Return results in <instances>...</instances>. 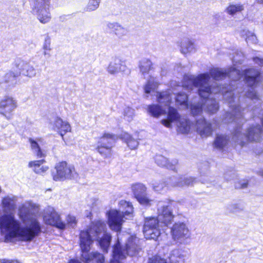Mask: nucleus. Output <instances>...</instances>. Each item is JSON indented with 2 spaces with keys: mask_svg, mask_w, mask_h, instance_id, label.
I'll use <instances>...</instances> for the list:
<instances>
[{
  "mask_svg": "<svg viewBox=\"0 0 263 263\" xmlns=\"http://www.w3.org/2000/svg\"><path fill=\"white\" fill-rule=\"evenodd\" d=\"M17 106V101L14 97L5 96L0 100V114L6 119L11 120Z\"/></svg>",
  "mask_w": 263,
  "mask_h": 263,
  "instance_id": "11",
  "label": "nucleus"
},
{
  "mask_svg": "<svg viewBox=\"0 0 263 263\" xmlns=\"http://www.w3.org/2000/svg\"><path fill=\"white\" fill-rule=\"evenodd\" d=\"M106 230V226L104 221L98 220L92 222L86 230L81 232L80 246L83 261L86 263H104V257L102 254L96 252L88 253L95 240L98 241L103 251H107L110 245L111 236Z\"/></svg>",
  "mask_w": 263,
  "mask_h": 263,
  "instance_id": "3",
  "label": "nucleus"
},
{
  "mask_svg": "<svg viewBox=\"0 0 263 263\" xmlns=\"http://www.w3.org/2000/svg\"><path fill=\"white\" fill-rule=\"evenodd\" d=\"M43 54L44 55H50L51 50V40L48 36H46L45 38L43 45Z\"/></svg>",
  "mask_w": 263,
  "mask_h": 263,
  "instance_id": "37",
  "label": "nucleus"
},
{
  "mask_svg": "<svg viewBox=\"0 0 263 263\" xmlns=\"http://www.w3.org/2000/svg\"><path fill=\"white\" fill-rule=\"evenodd\" d=\"M158 85L159 83L156 79L154 77H151L144 86L145 92L147 94L155 92V90Z\"/></svg>",
  "mask_w": 263,
  "mask_h": 263,
  "instance_id": "26",
  "label": "nucleus"
},
{
  "mask_svg": "<svg viewBox=\"0 0 263 263\" xmlns=\"http://www.w3.org/2000/svg\"><path fill=\"white\" fill-rule=\"evenodd\" d=\"M177 45L180 47V52L185 54L195 51V46L193 41L184 39L177 42Z\"/></svg>",
  "mask_w": 263,
  "mask_h": 263,
  "instance_id": "20",
  "label": "nucleus"
},
{
  "mask_svg": "<svg viewBox=\"0 0 263 263\" xmlns=\"http://www.w3.org/2000/svg\"><path fill=\"white\" fill-rule=\"evenodd\" d=\"M125 69V66L123 62L118 58L112 59L109 63L107 71L111 74L123 71Z\"/></svg>",
  "mask_w": 263,
  "mask_h": 263,
  "instance_id": "19",
  "label": "nucleus"
},
{
  "mask_svg": "<svg viewBox=\"0 0 263 263\" xmlns=\"http://www.w3.org/2000/svg\"><path fill=\"white\" fill-rule=\"evenodd\" d=\"M247 97L251 98L252 99H255L256 98V93L254 90H252V91L248 93Z\"/></svg>",
  "mask_w": 263,
  "mask_h": 263,
  "instance_id": "46",
  "label": "nucleus"
},
{
  "mask_svg": "<svg viewBox=\"0 0 263 263\" xmlns=\"http://www.w3.org/2000/svg\"><path fill=\"white\" fill-rule=\"evenodd\" d=\"M17 200V197L13 195H7L2 198L1 205L5 214L0 216V230L7 241H31L41 231L40 223L36 218L40 206L32 201H26L19 206L17 215L24 224L21 226V222L16 219L13 213Z\"/></svg>",
  "mask_w": 263,
  "mask_h": 263,
  "instance_id": "1",
  "label": "nucleus"
},
{
  "mask_svg": "<svg viewBox=\"0 0 263 263\" xmlns=\"http://www.w3.org/2000/svg\"><path fill=\"white\" fill-rule=\"evenodd\" d=\"M194 127L201 136L203 137L210 136L212 132L211 124L207 123L202 117H200L197 120Z\"/></svg>",
  "mask_w": 263,
  "mask_h": 263,
  "instance_id": "15",
  "label": "nucleus"
},
{
  "mask_svg": "<svg viewBox=\"0 0 263 263\" xmlns=\"http://www.w3.org/2000/svg\"><path fill=\"white\" fill-rule=\"evenodd\" d=\"M135 110L129 107H125L123 112V119L128 122H131L135 117Z\"/></svg>",
  "mask_w": 263,
  "mask_h": 263,
  "instance_id": "35",
  "label": "nucleus"
},
{
  "mask_svg": "<svg viewBox=\"0 0 263 263\" xmlns=\"http://www.w3.org/2000/svg\"><path fill=\"white\" fill-rule=\"evenodd\" d=\"M195 180L191 177H178L173 176L169 179V185L170 186L182 187L186 185L193 184Z\"/></svg>",
  "mask_w": 263,
  "mask_h": 263,
  "instance_id": "16",
  "label": "nucleus"
},
{
  "mask_svg": "<svg viewBox=\"0 0 263 263\" xmlns=\"http://www.w3.org/2000/svg\"><path fill=\"white\" fill-rule=\"evenodd\" d=\"M260 133V128L257 126L249 129L246 137L250 141H257L259 140Z\"/></svg>",
  "mask_w": 263,
  "mask_h": 263,
  "instance_id": "27",
  "label": "nucleus"
},
{
  "mask_svg": "<svg viewBox=\"0 0 263 263\" xmlns=\"http://www.w3.org/2000/svg\"><path fill=\"white\" fill-rule=\"evenodd\" d=\"M45 161L44 159L30 161L28 166L36 174H42L49 170V166L44 165Z\"/></svg>",
  "mask_w": 263,
  "mask_h": 263,
  "instance_id": "21",
  "label": "nucleus"
},
{
  "mask_svg": "<svg viewBox=\"0 0 263 263\" xmlns=\"http://www.w3.org/2000/svg\"><path fill=\"white\" fill-rule=\"evenodd\" d=\"M119 210L110 209L106 213L109 228L117 232L121 230L125 216L129 218L133 216V208L131 203L122 200L119 202Z\"/></svg>",
  "mask_w": 263,
  "mask_h": 263,
  "instance_id": "7",
  "label": "nucleus"
},
{
  "mask_svg": "<svg viewBox=\"0 0 263 263\" xmlns=\"http://www.w3.org/2000/svg\"><path fill=\"white\" fill-rule=\"evenodd\" d=\"M227 141L228 140L226 136L223 135H217L214 144L217 147L222 148L227 143Z\"/></svg>",
  "mask_w": 263,
  "mask_h": 263,
  "instance_id": "38",
  "label": "nucleus"
},
{
  "mask_svg": "<svg viewBox=\"0 0 263 263\" xmlns=\"http://www.w3.org/2000/svg\"><path fill=\"white\" fill-rule=\"evenodd\" d=\"M156 163L159 166H165L170 170H174L175 165L177 163L176 160L170 162L168 159L162 155H157L155 158Z\"/></svg>",
  "mask_w": 263,
  "mask_h": 263,
  "instance_id": "23",
  "label": "nucleus"
},
{
  "mask_svg": "<svg viewBox=\"0 0 263 263\" xmlns=\"http://www.w3.org/2000/svg\"><path fill=\"white\" fill-rule=\"evenodd\" d=\"M66 221L67 224L71 227H74L77 223L76 217L70 215H68L66 217Z\"/></svg>",
  "mask_w": 263,
  "mask_h": 263,
  "instance_id": "43",
  "label": "nucleus"
},
{
  "mask_svg": "<svg viewBox=\"0 0 263 263\" xmlns=\"http://www.w3.org/2000/svg\"><path fill=\"white\" fill-rule=\"evenodd\" d=\"M101 1L100 0H89L86 7L87 11H92L97 10L100 5Z\"/></svg>",
  "mask_w": 263,
  "mask_h": 263,
  "instance_id": "39",
  "label": "nucleus"
},
{
  "mask_svg": "<svg viewBox=\"0 0 263 263\" xmlns=\"http://www.w3.org/2000/svg\"><path fill=\"white\" fill-rule=\"evenodd\" d=\"M148 263H167L166 260L159 256H155L149 259Z\"/></svg>",
  "mask_w": 263,
  "mask_h": 263,
  "instance_id": "42",
  "label": "nucleus"
},
{
  "mask_svg": "<svg viewBox=\"0 0 263 263\" xmlns=\"http://www.w3.org/2000/svg\"><path fill=\"white\" fill-rule=\"evenodd\" d=\"M173 238L179 242L182 243L190 236V230L184 222L175 223L171 229Z\"/></svg>",
  "mask_w": 263,
  "mask_h": 263,
  "instance_id": "13",
  "label": "nucleus"
},
{
  "mask_svg": "<svg viewBox=\"0 0 263 263\" xmlns=\"http://www.w3.org/2000/svg\"><path fill=\"white\" fill-rule=\"evenodd\" d=\"M168 203L160 201L158 203L157 218L147 217L145 219L143 227V233L147 239H156L160 235L159 222L165 225L170 224L173 219L172 212L168 209Z\"/></svg>",
  "mask_w": 263,
  "mask_h": 263,
  "instance_id": "5",
  "label": "nucleus"
},
{
  "mask_svg": "<svg viewBox=\"0 0 263 263\" xmlns=\"http://www.w3.org/2000/svg\"><path fill=\"white\" fill-rule=\"evenodd\" d=\"M105 138L99 139L96 150L101 156L107 158L110 157L112 154V147L110 146V142L105 143Z\"/></svg>",
  "mask_w": 263,
  "mask_h": 263,
  "instance_id": "17",
  "label": "nucleus"
},
{
  "mask_svg": "<svg viewBox=\"0 0 263 263\" xmlns=\"http://www.w3.org/2000/svg\"><path fill=\"white\" fill-rule=\"evenodd\" d=\"M18 69L20 74L30 79L35 77L37 73L35 68L28 63L21 62L18 65Z\"/></svg>",
  "mask_w": 263,
  "mask_h": 263,
  "instance_id": "18",
  "label": "nucleus"
},
{
  "mask_svg": "<svg viewBox=\"0 0 263 263\" xmlns=\"http://www.w3.org/2000/svg\"><path fill=\"white\" fill-rule=\"evenodd\" d=\"M211 77L215 80L222 79L226 77V75L230 78L236 80L243 77L249 85L253 86L256 82V79L259 75V72L254 69L246 70L243 74H241L240 70L235 68L231 69L228 72H224L218 68H214L210 72Z\"/></svg>",
  "mask_w": 263,
  "mask_h": 263,
  "instance_id": "8",
  "label": "nucleus"
},
{
  "mask_svg": "<svg viewBox=\"0 0 263 263\" xmlns=\"http://www.w3.org/2000/svg\"><path fill=\"white\" fill-rule=\"evenodd\" d=\"M50 125L52 130L57 132L62 137L71 130L69 123L59 117H55L53 120L50 122Z\"/></svg>",
  "mask_w": 263,
  "mask_h": 263,
  "instance_id": "14",
  "label": "nucleus"
},
{
  "mask_svg": "<svg viewBox=\"0 0 263 263\" xmlns=\"http://www.w3.org/2000/svg\"><path fill=\"white\" fill-rule=\"evenodd\" d=\"M136 198L140 204L144 205H151L152 202H153V200L149 199L145 195V193L141 194V195H140V196L138 195V196L137 197H136Z\"/></svg>",
  "mask_w": 263,
  "mask_h": 263,
  "instance_id": "40",
  "label": "nucleus"
},
{
  "mask_svg": "<svg viewBox=\"0 0 263 263\" xmlns=\"http://www.w3.org/2000/svg\"><path fill=\"white\" fill-rule=\"evenodd\" d=\"M132 190L136 198L138 195L140 196L141 194H144L146 190V188L143 184L137 183L132 186Z\"/></svg>",
  "mask_w": 263,
  "mask_h": 263,
  "instance_id": "36",
  "label": "nucleus"
},
{
  "mask_svg": "<svg viewBox=\"0 0 263 263\" xmlns=\"http://www.w3.org/2000/svg\"><path fill=\"white\" fill-rule=\"evenodd\" d=\"M29 142L31 145V147L34 153L36 154V156L38 157L41 158L44 157L46 156V154L45 152H43L40 147L39 146L37 142L33 140L32 139H29Z\"/></svg>",
  "mask_w": 263,
  "mask_h": 263,
  "instance_id": "31",
  "label": "nucleus"
},
{
  "mask_svg": "<svg viewBox=\"0 0 263 263\" xmlns=\"http://www.w3.org/2000/svg\"><path fill=\"white\" fill-rule=\"evenodd\" d=\"M138 238L127 233L118 234V243L113 248L112 258L110 263H122L127 255H135L138 251Z\"/></svg>",
  "mask_w": 263,
  "mask_h": 263,
  "instance_id": "6",
  "label": "nucleus"
},
{
  "mask_svg": "<svg viewBox=\"0 0 263 263\" xmlns=\"http://www.w3.org/2000/svg\"><path fill=\"white\" fill-rule=\"evenodd\" d=\"M244 10V6L240 3H231L226 9V12L229 15H234Z\"/></svg>",
  "mask_w": 263,
  "mask_h": 263,
  "instance_id": "25",
  "label": "nucleus"
},
{
  "mask_svg": "<svg viewBox=\"0 0 263 263\" xmlns=\"http://www.w3.org/2000/svg\"><path fill=\"white\" fill-rule=\"evenodd\" d=\"M18 74L17 73H15L14 72L10 71L6 73L4 76V81L10 85H14L16 83V78Z\"/></svg>",
  "mask_w": 263,
  "mask_h": 263,
  "instance_id": "30",
  "label": "nucleus"
},
{
  "mask_svg": "<svg viewBox=\"0 0 263 263\" xmlns=\"http://www.w3.org/2000/svg\"><path fill=\"white\" fill-rule=\"evenodd\" d=\"M234 111V114L233 115L234 116V118L233 120H234L235 121H236V120L237 118H238L239 116H240V110L239 107L238 106L236 108H235Z\"/></svg>",
  "mask_w": 263,
  "mask_h": 263,
  "instance_id": "44",
  "label": "nucleus"
},
{
  "mask_svg": "<svg viewBox=\"0 0 263 263\" xmlns=\"http://www.w3.org/2000/svg\"><path fill=\"white\" fill-rule=\"evenodd\" d=\"M187 97L184 93H179L176 97V102L178 105H180L184 109L188 108L187 103Z\"/></svg>",
  "mask_w": 263,
  "mask_h": 263,
  "instance_id": "33",
  "label": "nucleus"
},
{
  "mask_svg": "<svg viewBox=\"0 0 263 263\" xmlns=\"http://www.w3.org/2000/svg\"><path fill=\"white\" fill-rule=\"evenodd\" d=\"M241 35L245 38L248 44H256L257 43V37L253 32L248 30H243L241 32Z\"/></svg>",
  "mask_w": 263,
  "mask_h": 263,
  "instance_id": "29",
  "label": "nucleus"
},
{
  "mask_svg": "<svg viewBox=\"0 0 263 263\" xmlns=\"http://www.w3.org/2000/svg\"><path fill=\"white\" fill-rule=\"evenodd\" d=\"M2 263H20L16 260H4Z\"/></svg>",
  "mask_w": 263,
  "mask_h": 263,
  "instance_id": "47",
  "label": "nucleus"
},
{
  "mask_svg": "<svg viewBox=\"0 0 263 263\" xmlns=\"http://www.w3.org/2000/svg\"><path fill=\"white\" fill-rule=\"evenodd\" d=\"M254 61L259 65H263V59L258 57L253 59Z\"/></svg>",
  "mask_w": 263,
  "mask_h": 263,
  "instance_id": "45",
  "label": "nucleus"
},
{
  "mask_svg": "<svg viewBox=\"0 0 263 263\" xmlns=\"http://www.w3.org/2000/svg\"><path fill=\"white\" fill-rule=\"evenodd\" d=\"M107 27L111 29L115 34L120 38L128 34V31L127 29L117 23H109L107 24Z\"/></svg>",
  "mask_w": 263,
  "mask_h": 263,
  "instance_id": "22",
  "label": "nucleus"
},
{
  "mask_svg": "<svg viewBox=\"0 0 263 263\" xmlns=\"http://www.w3.org/2000/svg\"><path fill=\"white\" fill-rule=\"evenodd\" d=\"M49 1L48 2H36L32 7V12L37 16L40 23L46 24L50 22L51 16L49 11Z\"/></svg>",
  "mask_w": 263,
  "mask_h": 263,
  "instance_id": "12",
  "label": "nucleus"
},
{
  "mask_svg": "<svg viewBox=\"0 0 263 263\" xmlns=\"http://www.w3.org/2000/svg\"><path fill=\"white\" fill-rule=\"evenodd\" d=\"M169 259L171 263H184L185 256L182 251L176 249L171 252Z\"/></svg>",
  "mask_w": 263,
  "mask_h": 263,
  "instance_id": "24",
  "label": "nucleus"
},
{
  "mask_svg": "<svg viewBox=\"0 0 263 263\" xmlns=\"http://www.w3.org/2000/svg\"><path fill=\"white\" fill-rule=\"evenodd\" d=\"M122 138L126 143L127 146L132 149L136 148L138 145L139 142L133 138L129 134L125 133L122 135Z\"/></svg>",
  "mask_w": 263,
  "mask_h": 263,
  "instance_id": "28",
  "label": "nucleus"
},
{
  "mask_svg": "<svg viewBox=\"0 0 263 263\" xmlns=\"http://www.w3.org/2000/svg\"><path fill=\"white\" fill-rule=\"evenodd\" d=\"M68 263H81V262L77 259H71L68 262Z\"/></svg>",
  "mask_w": 263,
  "mask_h": 263,
  "instance_id": "48",
  "label": "nucleus"
},
{
  "mask_svg": "<svg viewBox=\"0 0 263 263\" xmlns=\"http://www.w3.org/2000/svg\"><path fill=\"white\" fill-rule=\"evenodd\" d=\"M170 178H168L166 181L165 182H155L153 183V189L157 192H160L164 189L165 187L167 189L172 187L173 186H170L169 185V179Z\"/></svg>",
  "mask_w": 263,
  "mask_h": 263,
  "instance_id": "32",
  "label": "nucleus"
},
{
  "mask_svg": "<svg viewBox=\"0 0 263 263\" xmlns=\"http://www.w3.org/2000/svg\"><path fill=\"white\" fill-rule=\"evenodd\" d=\"M171 90L163 92H156L157 101L161 105H151L147 107L148 113L154 117H158L165 114L167 110V118L161 121V123L166 127H171L172 123L177 122L179 132L182 134L187 133L191 129L190 122L185 119H179V115L176 110L170 106L172 97Z\"/></svg>",
  "mask_w": 263,
  "mask_h": 263,
  "instance_id": "4",
  "label": "nucleus"
},
{
  "mask_svg": "<svg viewBox=\"0 0 263 263\" xmlns=\"http://www.w3.org/2000/svg\"><path fill=\"white\" fill-rule=\"evenodd\" d=\"M56 172L52 173L53 179L55 181H63L74 177L76 172L74 167L65 161L57 163L54 167Z\"/></svg>",
  "mask_w": 263,
  "mask_h": 263,
  "instance_id": "9",
  "label": "nucleus"
},
{
  "mask_svg": "<svg viewBox=\"0 0 263 263\" xmlns=\"http://www.w3.org/2000/svg\"><path fill=\"white\" fill-rule=\"evenodd\" d=\"M152 64L151 61L144 59L140 61L139 64V68L140 71L143 74H145L149 71Z\"/></svg>",
  "mask_w": 263,
  "mask_h": 263,
  "instance_id": "34",
  "label": "nucleus"
},
{
  "mask_svg": "<svg viewBox=\"0 0 263 263\" xmlns=\"http://www.w3.org/2000/svg\"><path fill=\"white\" fill-rule=\"evenodd\" d=\"M261 123H262V124L263 125V118L261 119Z\"/></svg>",
  "mask_w": 263,
  "mask_h": 263,
  "instance_id": "52",
  "label": "nucleus"
},
{
  "mask_svg": "<svg viewBox=\"0 0 263 263\" xmlns=\"http://www.w3.org/2000/svg\"><path fill=\"white\" fill-rule=\"evenodd\" d=\"M43 219L46 224L62 230L66 228V224L62 221L60 214L51 206H48L44 209Z\"/></svg>",
  "mask_w": 263,
  "mask_h": 263,
  "instance_id": "10",
  "label": "nucleus"
},
{
  "mask_svg": "<svg viewBox=\"0 0 263 263\" xmlns=\"http://www.w3.org/2000/svg\"><path fill=\"white\" fill-rule=\"evenodd\" d=\"M258 4H263V0H255Z\"/></svg>",
  "mask_w": 263,
  "mask_h": 263,
  "instance_id": "50",
  "label": "nucleus"
},
{
  "mask_svg": "<svg viewBox=\"0 0 263 263\" xmlns=\"http://www.w3.org/2000/svg\"><path fill=\"white\" fill-rule=\"evenodd\" d=\"M237 56L238 55H237L236 56L234 57L233 58V62H235V63H237V62H239L240 61V59H239L238 58H237Z\"/></svg>",
  "mask_w": 263,
  "mask_h": 263,
  "instance_id": "49",
  "label": "nucleus"
},
{
  "mask_svg": "<svg viewBox=\"0 0 263 263\" xmlns=\"http://www.w3.org/2000/svg\"><path fill=\"white\" fill-rule=\"evenodd\" d=\"M245 186H246V185H245V184H243V185H242V187H245Z\"/></svg>",
  "mask_w": 263,
  "mask_h": 263,
  "instance_id": "51",
  "label": "nucleus"
},
{
  "mask_svg": "<svg viewBox=\"0 0 263 263\" xmlns=\"http://www.w3.org/2000/svg\"><path fill=\"white\" fill-rule=\"evenodd\" d=\"M210 79L211 78L208 73L201 74L197 77L186 75L183 78L182 86L191 90L194 87L198 88V93L201 98V103L196 104L194 102L190 106L191 112L194 116L199 115L202 109L211 113H214L218 110L217 103L211 97L213 93L221 91L224 99L230 103L233 100V93L231 91L224 90L226 89L225 87H223L222 89L214 87L212 88L210 85Z\"/></svg>",
  "mask_w": 263,
  "mask_h": 263,
  "instance_id": "2",
  "label": "nucleus"
},
{
  "mask_svg": "<svg viewBox=\"0 0 263 263\" xmlns=\"http://www.w3.org/2000/svg\"><path fill=\"white\" fill-rule=\"evenodd\" d=\"M105 138V143H107V142H110V144L111 146H113V144L114 143L115 140V136L110 134L109 133H105L101 137H100L99 139H103Z\"/></svg>",
  "mask_w": 263,
  "mask_h": 263,
  "instance_id": "41",
  "label": "nucleus"
}]
</instances>
